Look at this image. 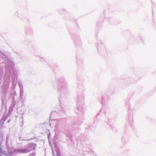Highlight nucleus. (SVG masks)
I'll return each instance as SVG.
<instances>
[{"label": "nucleus", "instance_id": "nucleus-1", "mask_svg": "<svg viewBox=\"0 0 156 156\" xmlns=\"http://www.w3.org/2000/svg\"><path fill=\"white\" fill-rule=\"evenodd\" d=\"M35 149V146L34 144H30L28 145L27 148L22 149L18 150V152L20 153H27L31 150Z\"/></svg>", "mask_w": 156, "mask_h": 156}, {"label": "nucleus", "instance_id": "nucleus-2", "mask_svg": "<svg viewBox=\"0 0 156 156\" xmlns=\"http://www.w3.org/2000/svg\"><path fill=\"white\" fill-rule=\"evenodd\" d=\"M0 153L1 156H9L5 151H0Z\"/></svg>", "mask_w": 156, "mask_h": 156}]
</instances>
